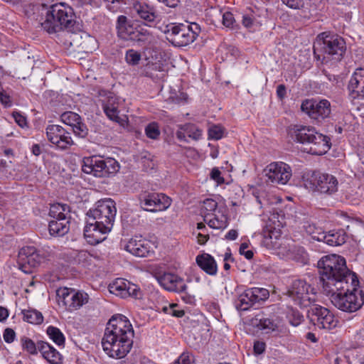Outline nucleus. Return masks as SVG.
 Here are the masks:
<instances>
[{
	"instance_id": "obj_1",
	"label": "nucleus",
	"mask_w": 364,
	"mask_h": 364,
	"mask_svg": "<svg viewBox=\"0 0 364 364\" xmlns=\"http://www.w3.org/2000/svg\"><path fill=\"white\" fill-rule=\"evenodd\" d=\"M320 283L326 296H355L359 286L355 273L346 267V259L339 255L323 257L318 262Z\"/></svg>"
},
{
	"instance_id": "obj_2",
	"label": "nucleus",
	"mask_w": 364,
	"mask_h": 364,
	"mask_svg": "<svg viewBox=\"0 0 364 364\" xmlns=\"http://www.w3.org/2000/svg\"><path fill=\"white\" fill-rule=\"evenodd\" d=\"M134 333L129 320L122 314L113 315L107 323L102 347L109 357L124 358L131 350Z\"/></svg>"
},
{
	"instance_id": "obj_3",
	"label": "nucleus",
	"mask_w": 364,
	"mask_h": 364,
	"mask_svg": "<svg viewBox=\"0 0 364 364\" xmlns=\"http://www.w3.org/2000/svg\"><path fill=\"white\" fill-rule=\"evenodd\" d=\"M116 213L115 203L111 198L98 201L96 207L87 213L84 235L88 243L95 245L106 239V234L112 229Z\"/></svg>"
},
{
	"instance_id": "obj_4",
	"label": "nucleus",
	"mask_w": 364,
	"mask_h": 364,
	"mask_svg": "<svg viewBox=\"0 0 364 364\" xmlns=\"http://www.w3.org/2000/svg\"><path fill=\"white\" fill-rule=\"evenodd\" d=\"M289 134L294 141L304 145V151L311 154L322 155L331 148L330 138L318 133L312 127L292 125L289 128Z\"/></svg>"
},
{
	"instance_id": "obj_5",
	"label": "nucleus",
	"mask_w": 364,
	"mask_h": 364,
	"mask_svg": "<svg viewBox=\"0 0 364 364\" xmlns=\"http://www.w3.org/2000/svg\"><path fill=\"white\" fill-rule=\"evenodd\" d=\"M75 23L73 9L65 3H58L46 8L41 26L48 33L70 32Z\"/></svg>"
},
{
	"instance_id": "obj_6",
	"label": "nucleus",
	"mask_w": 364,
	"mask_h": 364,
	"mask_svg": "<svg viewBox=\"0 0 364 364\" xmlns=\"http://www.w3.org/2000/svg\"><path fill=\"white\" fill-rule=\"evenodd\" d=\"M346 51V43L341 36L323 32L320 33L314 46V53H321L322 63L328 66H333L341 62Z\"/></svg>"
},
{
	"instance_id": "obj_7",
	"label": "nucleus",
	"mask_w": 364,
	"mask_h": 364,
	"mask_svg": "<svg viewBox=\"0 0 364 364\" xmlns=\"http://www.w3.org/2000/svg\"><path fill=\"white\" fill-rule=\"evenodd\" d=\"M302 183L306 189L321 195L332 196L338 189V181L334 176L316 171H306Z\"/></svg>"
},
{
	"instance_id": "obj_8",
	"label": "nucleus",
	"mask_w": 364,
	"mask_h": 364,
	"mask_svg": "<svg viewBox=\"0 0 364 364\" xmlns=\"http://www.w3.org/2000/svg\"><path fill=\"white\" fill-rule=\"evenodd\" d=\"M119 163L113 158L100 159L97 156L83 159L82 170L84 173L93 174L96 177H109L119 170Z\"/></svg>"
},
{
	"instance_id": "obj_9",
	"label": "nucleus",
	"mask_w": 364,
	"mask_h": 364,
	"mask_svg": "<svg viewBox=\"0 0 364 364\" xmlns=\"http://www.w3.org/2000/svg\"><path fill=\"white\" fill-rule=\"evenodd\" d=\"M117 28L122 38L142 44L150 43L153 38L149 30L141 26L134 28L124 16L118 17Z\"/></svg>"
},
{
	"instance_id": "obj_10",
	"label": "nucleus",
	"mask_w": 364,
	"mask_h": 364,
	"mask_svg": "<svg viewBox=\"0 0 364 364\" xmlns=\"http://www.w3.org/2000/svg\"><path fill=\"white\" fill-rule=\"evenodd\" d=\"M301 109L318 122L329 117L331 112V104L327 100H306L302 102Z\"/></svg>"
},
{
	"instance_id": "obj_11",
	"label": "nucleus",
	"mask_w": 364,
	"mask_h": 364,
	"mask_svg": "<svg viewBox=\"0 0 364 364\" xmlns=\"http://www.w3.org/2000/svg\"><path fill=\"white\" fill-rule=\"evenodd\" d=\"M141 207L146 211L164 210L171 205V198L163 193H143L139 196Z\"/></svg>"
},
{
	"instance_id": "obj_12",
	"label": "nucleus",
	"mask_w": 364,
	"mask_h": 364,
	"mask_svg": "<svg viewBox=\"0 0 364 364\" xmlns=\"http://www.w3.org/2000/svg\"><path fill=\"white\" fill-rule=\"evenodd\" d=\"M44 259V257L34 247H26L21 249L18 256V263L22 272L30 274Z\"/></svg>"
},
{
	"instance_id": "obj_13",
	"label": "nucleus",
	"mask_w": 364,
	"mask_h": 364,
	"mask_svg": "<svg viewBox=\"0 0 364 364\" xmlns=\"http://www.w3.org/2000/svg\"><path fill=\"white\" fill-rule=\"evenodd\" d=\"M165 33L167 40L177 47L186 46L194 41L193 35L184 24L172 26Z\"/></svg>"
},
{
	"instance_id": "obj_14",
	"label": "nucleus",
	"mask_w": 364,
	"mask_h": 364,
	"mask_svg": "<svg viewBox=\"0 0 364 364\" xmlns=\"http://www.w3.org/2000/svg\"><path fill=\"white\" fill-rule=\"evenodd\" d=\"M46 131L48 140L62 150L67 149L73 144L70 133L60 125H48Z\"/></svg>"
},
{
	"instance_id": "obj_15",
	"label": "nucleus",
	"mask_w": 364,
	"mask_h": 364,
	"mask_svg": "<svg viewBox=\"0 0 364 364\" xmlns=\"http://www.w3.org/2000/svg\"><path fill=\"white\" fill-rule=\"evenodd\" d=\"M311 311L314 316L312 321L314 325L319 328L331 330L337 326L338 321L335 318L333 314L328 309L318 305H313Z\"/></svg>"
},
{
	"instance_id": "obj_16",
	"label": "nucleus",
	"mask_w": 364,
	"mask_h": 364,
	"mask_svg": "<svg viewBox=\"0 0 364 364\" xmlns=\"http://www.w3.org/2000/svg\"><path fill=\"white\" fill-rule=\"evenodd\" d=\"M266 171L268 180L275 183L286 184L291 176L290 166L283 162L269 164Z\"/></svg>"
},
{
	"instance_id": "obj_17",
	"label": "nucleus",
	"mask_w": 364,
	"mask_h": 364,
	"mask_svg": "<svg viewBox=\"0 0 364 364\" xmlns=\"http://www.w3.org/2000/svg\"><path fill=\"white\" fill-rule=\"evenodd\" d=\"M61 121L73 129L75 135L85 138L88 134V129L79 114L73 112H65L60 115Z\"/></svg>"
},
{
	"instance_id": "obj_18",
	"label": "nucleus",
	"mask_w": 364,
	"mask_h": 364,
	"mask_svg": "<svg viewBox=\"0 0 364 364\" xmlns=\"http://www.w3.org/2000/svg\"><path fill=\"white\" fill-rule=\"evenodd\" d=\"M108 289L110 294L116 296H136L139 291L137 285L122 278L109 284Z\"/></svg>"
},
{
	"instance_id": "obj_19",
	"label": "nucleus",
	"mask_w": 364,
	"mask_h": 364,
	"mask_svg": "<svg viewBox=\"0 0 364 364\" xmlns=\"http://www.w3.org/2000/svg\"><path fill=\"white\" fill-rule=\"evenodd\" d=\"M151 241L140 237H135L129 240L125 246V250L131 254L139 257H146L152 250Z\"/></svg>"
},
{
	"instance_id": "obj_20",
	"label": "nucleus",
	"mask_w": 364,
	"mask_h": 364,
	"mask_svg": "<svg viewBox=\"0 0 364 364\" xmlns=\"http://www.w3.org/2000/svg\"><path fill=\"white\" fill-rule=\"evenodd\" d=\"M331 301L343 311L354 312L362 307L364 297H331Z\"/></svg>"
},
{
	"instance_id": "obj_21",
	"label": "nucleus",
	"mask_w": 364,
	"mask_h": 364,
	"mask_svg": "<svg viewBox=\"0 0 364 364\" xmlns=\"http://www.w3.org/2000/svg\"><path fill=\"white\" fill-rule=\"evenodd\" d=\"M158 282L165 289L175 293H181L186 288L184 281L176 274L165 273L160 276Z\"/></svg>"
},
{
	"instance_id": "obj_22",
	"label": "nucleus",
	"mask_w": 364,
	"mask_h": 364,
	"mask_svg": "<svg viewBox=\"0 0 364 364\" xmlns=\"http://www.w3.org/2000/svg\"><path fill=\"white\" fill-rule=\"evenodd\" d=\"M350 95L353 98L364 97V69H357L348 85Z\"/></svg>"
},
{
	"instance_id": "obj_23",
	"label": "nucleus",
	"mask_w": 364,
	"mask_h": 364,
	"mask_svg": "<svg viewBox=\"0 0 364 364\" xmlns=\"http://www.w3.org/2000/svg\"><path fill=\"white\" fill-rule=\"evenodd\" d=\"M38 348L43 357L50 364H58L61 360V355L48 343L44 341L38 342Z\"/></svg>"
},
{
	"instance_id": "obj_24",
	"label": "nucleus",
	"mask_w": 364,
	"mask_h": 364,
	"mask_svg": "<svg viewBox=\"0 0 364 364\" xmlns=\"http://www.w3.org/2000/svg\"><path fill=\"white\" fill-rule=\"evenodd\" d=\"M133 12H134L141 19L148 23H153L157 18L155 10L145 3H136L134 4Z\"/></svg>"
},
{
	"instance_id": "obj_25",
	"label": "nucleus",
	"mask_w": 364,
	"mask_h": 364,
	"mask_svg": "<svg viewBox=\"0 0 364 364\" xmlns=\"http://www.w3.org/2000/svg\"><path fill=\"white\" fill-rule=\"evenodd\" d=\"M70 230V220H53L49 223L48 230L51 236L62 237Z\"/></svg>"
},
{
	"instance_id": "obj_26",
	"label": "nucleus",
	"mask_w": 364,
	"mask_h": 364,
	"mask_svg": "<svg viewBox=\"0 0 364 364\" xmlns=\"http://www.w3.org/2000/svg\"><path fill=\"white\" fill-rule=\"evenodd\" d=\"M59 305H62L68 311H73L88 302L89 297H57Z\"/></svg>"
},
{
	"instance_id": "obj_27",
	"label": "nucleus",
	"mask_w": 364,
	"mask_h": 364,
	"mask_svg": "<svg viewBox=\"0 0 364 364\" xmlns=\"http://www.w3.org/2000/svg\"><path fill=\"white\" fill-rule=\"evenodd\" d=\"M49 215L55 220H70V206L65 203H53L50 205Z\"/></svg>"
},
{
	"instance_id": "obj_28",
	"label": "nucleus",
	"mask_w": 364,
	"mask_h": 364,
	"mask_svg": "<svg viewBox=\"0 0 364 364\" xmlns=\"http://www.w3.org/2000/svg\"><path fill=\"white\" fill-rule=\"evenodd\" d=\"M198 265L206 273L215 275L217 272V264L214 258L210 255H198L196 257Z\"/></svg>"
},
{
	"instance_id": "obj_29",
	"label": "nucleus",
	"mask_w": 364,
	"mask_h": 364,
	"mask_svg": "<svg viewBox=\"0 0 364 364\" xmlns=\"http://www.w3.org/2000/svg\"><path fill=\"white\" fill-rule=\"evenodd\" d=\"M347 240V235L343 230H338L337 231H329L325 232V238L323 242H326L330 246H341L343 245Z\"/></svg>"
},
{
	"instance_id": "obj_30",
	"label": "nucleus",
	"mask_w": 364,
	"mask_h": 364,
	"mask_svg": "<svg viewBox=\"0 0 364 364\" xmlns=\"http://www.w3.org/2000/svg\"><path fill=\"white\" fill-rule=\"evenodd\" d=\"M309 294H316L315 289L301 279L294 281L289 290V296H304Z\"/></svg>"
},
{
	"instance_id": "obj_31",
	"label": "nucleus",
	"mask_w": 364,
	"mask_h": 364,
	"mask_svg": "<svg viewBox=\"0 0 364 364\" xmlns=\"http://www.w3.org/2000/svg\"><path fill=\"white\" fill-rule=\"evenodd\" d=\"M304 228L305 232L315 240L323 241L325 238V232L323 228L314 223H307L304 225Z\"/></svg>"
},
{
	"instance_id": "obj_32",
	"label": "nucleus",
	"mask_w": 364,
	"mask_h": 364,
	"mask_svg": "<svg viewBox=\"0 0 364 364\" xmlns=\"http://www.w3.org/2000/svg\"><path fill=\"white\" fill-rule=\"evenodd\" d=\"M255 323H253L259 329L264 331L266 333H272L278 329V324L274 320L270 318L255 319Z\"/></svg>"
},
{
	"instance_id": "obj_33",
	"label": "nucleus",
	"mask_w": 364,
	"mask_h": 364,
	"mask_svg": "<svg viewBox=\"0 0 364 364\" xmlns=\"http://www.w3.org/2000/svg\"><path fill=\"white\" fill-rule=\"evenodd\" d=\"M46 333L48 337L58 346H63L65 338L61 331L55 326H50L47 328Z\"/></svg>"
},
{
	"instance_id": "obj_34",
	"label": "nucleus",
	"mask_w": 364,
	"mask_h": 364,
	"mask_svg": "<svg viewBox=\"0 0 364 364\" xmlns=\"http://www.w3.org/2000/svg\"><path fill=\"white\" fill-rule=\"evenodd\" d=\"M23 321L32 323L40 324L43 321L42 314L35 309L23 310Z\"/></svg>"
},
{
	"instance_id": "obj_35",
	"label": "nucleus",
	"mask_w": 364,
	"mask_h": 364,
	"mask_svg": "<svg viewBox=\"0 0 364 364\" xmlns=\"http://www.w3.org/2000/svg\"><path fill=\"white\" fill-rule=\"evenodd\" d=\"M258 297H238L235 301V308L238 311H247L258 301Z\"/></svg>"
},
{
	"instance_id": "obj_36",
	"label": "nucleus",
	"mask_w": 364,
	"mask_h": 364,
	"mask_svg": "<svg viewBox=\"0 0 364 364\" xmlns=\"http://www.w3.org/2000/svg\"><path fill=\"white\" fill-rule=\"evenodd\" d=\"M204 221L211 228L214 229H223L227 226L226 219H219L216 215H214L213 218L208 217V215L203 216Z\"/></svg>"
},
{
	"instance_id": "obj_37",
	"label": "nucleus",
	"mask_w": 364,
	"mask_h": 364,
	"mask_svg": "<svg viewBox=\"0 0 364 364\" xmlns=\"http://www.w3.org/2000/svg\"><path fill=\"white\" fill-rule=\"evenodd\" d=\"M159 68L160 65L157 63L149 65L145 71V75L154 80H162L165 77L164 70H159V73H155Z\"/></svg>"
},
{
	"instance_id": "obj_38",
	"label": "nucleus",
	"mask_w": 364,
	"mask_h": 364,
	"mask_svg": "<svg viewBox=\"0 0 364 364\" xmlns=\"http://www.w3.org/2000/svg\"><path fill=\"white\" fill-rule=\"evenodd\" d=\"M217 207L218 203L215 200L212 198H207L203 200L201 213L203 214V216L208 215V217H210L213 215V212H215Z\"/></svg>"
},
{
	"instance_id": "obj_39",
	"label": "nucleus",
	"mask_w": 364,
	"mask_h": 364,
	"mask_svg": "<svg viewBox=\"0 0 364 364\" xmlns=\"http://www.w3.org/2000/svg\"><path fill=\"white\" fill-rule=\"evenodd\" d=\"M181 129L186 132V135L195 140L200 138L202 132L198 129L194 124H186L181 126Z\"/></svg>"
},
{
	"instance_id": "obj_40",
	"label": "nucleus",
	"mask_w": 364,
	"mask_h": 364,
	"mask_svg": "<svg viewBox=\"0 0 364 364\" xmlns=\"http://www.w3.org/2000/svg\"><path fill=\"white\" fill-rule=\"evenodd\" d=\"M22 348L31 355L37 354L38 344L36 345L31 338L23 336L21 338Z\"/></svg>"
},
{
	"instance_id": "obj_41",
	"label": "nucleus",
	"mask_w": 364,
	"mask_h": 364,
	"mask_svg": "<svg viewBox=\"0 0 364 364\" xmlns=\"http://www.w3.org/2000/svg\"><path fill=\"white\" fill-rule=\"evenodd\" d=\"M178 304L176 303L170 304L168 306H165L162 308L164 313L170 314L177 318H181L185 314L183 309H177Z\"/></svg>"
},
{
	"instance_id": "obj_42",
	"label": "nucleus",
	"mask_w": 364,
	"mask_h": 364,
	"mask_svg": "<svg viewBox=\"0 0 364 364\" xmlns=\"http://www.w3.org/2000/svg\"><path fill=\"white\" fill-rule=\"evenodd\" d=\"M141 54L133 49H129L125 55V60L129 65H136L141 60Z\"/></svg>"
},
{
	"instance_id": "obj_43",
	"label": "nucleus",
	"mask_w": 364,
	"mask_h": 364,
	"mask_svg": "<svg viewBox=\"0 0 364 364\" xmlns=\"http://www.w3.org/2000/svg\"><path fill=\"white\" fill-rule=\"evenodd\" d=\"M145 133L147 137L151 139H156L160 135L158 124L156 122L149 124L145 128Z\"/></svg>"
},
{
	"instance_id": "obj_44",
	"label": "nucleus",
	"mask_w": 364,
	"mask_h": 364,
	"mask_svg": "<svg viewBox=\"0 0 364 364\" xmlns=\"http://www.w3.org/2000/svg\"><path fill=\"white\" fill-rule=\"evenodd\" d=\"M104 112L109 119L119 122L120 117L118 116V110L116 107L111 105H105L103 107Z\"/></svg>"
},
{
	"instance_id": "obj_45",
	"label": "nucleus",
	"mask_w": 364,
	"mask_h": 364,
	"mask_svg": "<svg viewBox=\"0 0 364 364\" xmlns=\"http://www.w3.org/2000/svg\"><path fill=\"white\" fill-rule=\"evenodd\" d=\"M224 129L219 125H213L208 129V136L211 139L218 140L223 136Z\"/></svg>"
},
{
	"instance_id": "obj_46",
	"label": "nucleus",
	"mask_w": 364,
	"mask_h": 364,
	"mask_svg": "<svg viewBox=\"0 0 364 364\" xmlns=\"http://www.w3.org/2000/svg\"><path fill=\"white\" fill-rule=\"evenodd\" d=\"M55 292L56 296H82L79 290L67 287H59Z\"/></svg>"
},
{
	"instance_id": "obj_47",
	"label": "nucleus",
	"mask_w": 364,
	"mask_h": 364,
	"mask_svg": "<svg viewBox=\"0 0 364 364\" xmlns=\"http://www.w3.org/2000/svg\"><path fill=\"white\" fill-rule=\"evenodd\" d=\"M269 292L264 288L254 287L245 291V296H269Z\"/></svg>"
},
{
	"instance_id": "obj_48",
	"label": "nucleus",
	"mask_w": 364,
	"mask_h": 364,
	"mask_svg": "<svg viewBox=\"0 0 364 364\" xmlns=\"http://www.w3.org/2000/svg\"><path fill=\"white\" fill-rule=\"evenodd\" d=\"M174 364H194L193 355L189 353H183Z\"/></svg>"
},
{
	"instance_id": "obj_49",
	"label": "nucleus",
	"mask_w": 364,
	"mask_h": 364,
	"mask_svg": "<svg viewBox=\"0 0 364 364\" xmlns=\"http://www.w3.org/2000/svg\"><path fill=\"white\" fill-rule=\"evenodd\" d=\"M91 44L95 46V40L90 36H85V38L80 43V46H81L82 49L84 50L85 52L89 53V52H92V49L94 48V46H90Z\"/></svg>"
},
{
	"instance_id": "obj_50",
	"label": "nucleus",
	"mask_w": 364,
	"mask_h": 364,
	"mask_svg": "<svg viewBox=\"0 0 364 364\" xmlns=\"http://www.w3.org/2000/svg\"><path fill=\"white\" fill-rule=\"evenodd\" d=\"M282 2L287 6L293 9H299L304 6V0H281Z\"/></svg>"
},
{
	"instance_id": "obj_51",
	"label": "nucleus",
	"mask_w": 364,
	"mask_h": 364,
	"mask_svg": "<svg viewBox=\"0 0 364 364\" xmlns=\"http://www.w3.org/2000/svg\"><path fill=\"white\" fill-rule=\"evenodd\" d=\"M235 22L233 15L230 12H225L223 15V23L228 28H232Z\"/></svg>"
},
{
	"instance_id": "obj_52",
	"label": "nucleus",
	"mask_w": 364,
	"mask_h": 364,
	"mask_svg": "<svg viewBox=\"0 0 364 364\" xmlns=\"http://www.w3.org/2000/svg\"><path fill=\"white\" fill-rule=\"evenodd\" d=\"M4 339L5 342L8 343H12L16 337V333L15 331L10 328H7L5 329L4 334H3Z\"/></svg>"
},
{
	"instance_id": "obj_53",
	"label": "nucleus",
	"mask_w": 364,
	"mask_h": 364,
	"mask_svg": "<svg viewBox=\"0 0 364 364\" xmlns=\"http://www.w3.org/2000/svg\"><path fill=\"white\" fill-rule=\"evenodd\" d=\"M13 117L14 118L15 122L21 127H24L27 124L26 118L21 114L19 112H14L13 113Z\"/></svg>"
},
{
	"instance_id": "obj_54",
	"label": "nucleus",
	"mask_w": 364,
	"mask_h": 364,
	"mask_svg": "<svg viewBox=\"0 0 364 364\" xmlns=\"http://www.w3.org/2000/svg\"><path fill=\"white\" fill-rule=\"evenodd\" d=\"M266 344L264 342L257 341L254 343V352L257 355H260L265 350Z\"/></svg>"
},
{
	"instance_id": "obj_55",
	"label": "nucleus",
	"mask_w": 364,
	"mask_h": 364,
	"mask_svg": "<svg viewBox=\"0 0 364 364\" xmlns=\"http://www.w3.org/2000/svg\"><path fill=\"white\" fill-rule=\"evenodd\" d=\"M211 178L215 180L218 184L224 183V178L221 176V172L218 168H213L210 173Z\"/></svg>"
},
{
	"instance_id": "obj_56",
	"label": "nucleus",
	"mask_w": 364,
	"mask_h": 364,
	"mask_svg": "<svg viewBox=\"0 0 364 364\" xmlns=\"http://www.w3.org/2000/svg\"><path fill=\"white\" fill-rule=\"evenodd\" d=\"M186 26L188 27L190 33H192V35H193V41H195L200 31L199 25L196 23H192L189 25Z\"/></svg>"
},
{
	"instance_id": "obj_57",
	"label": "nucleus",
	"mask_w": 364,
	"mask_h": 364,
	"mask_svg": "<svg viewBox=\"0 0 364 364\" xmlns=\"http://www.w3.org/2000/svg\"><path fill=\"white\" fill-rule=\"evenodd\" d=\"M292 314H293L294 316L295 317V319L294 321H290V323L291 325L296 326L301 323V321L303 318V316L298 311H293Z\"/></svg>"
},
{
	"instance_id": "obj_58",
	"label": "nucleus",
	"mask_w": 364,
	"mask_h": 364,
	"mask_svg": "<svg viewBox=\"0 0 364 364\" xmlns=\"http://www.w3.org/2000/svg\"><path fill=\"white\" fill-rule=\"evenodd\" d=\"M9 96L0 92V100L1 102L6 107L11 106V101Z\"/></svg>"
},
{
	"instance_id": "obj_59",
	"label": "nucleus",
	"mask_w": 364,
	"mask_h": 364,
	"mask_svg": "<svg viewBox=\"0 0 364 364\" xmlns=\"http://www.w3.org/2000/svg\"><path fill=\"white\" fill-rule=\"evenodd\" d=\"M254 21L249 16H243L242 17V24L246 28H251L253 25Z\"/></svg>"
},
{
	"instance_id": "obj_60",
	"label": "nucleus",
	"mask_w": 364,
	"mask_h": 364,
	"mask_svg": "<svg viewBox=\"0 0 364 364\" xmlns=\"http://www.w3.org/2000/svg\"><path fill=\"white\" fill-rule=\"evenodd\" d=\"M277 94L279 98L283 99L286 95V87L284 85H279L277 88Z\"/></svg>"
},
{
	"instance_id": "obj_61",
	"label": "nucleus",
	"mask_w": 364,
	"mask_h": 364,
	"mask_svg": "<svg viewBox=\"0 0 364 364\" xmlns=\"http://www.w3.org/2000/svg\"><path fill=\"white\" fill-rule=\"evenodd\" d=\"M197 238H198V242L199 244L204 245L209 239V235H208V234L204 235L202 233H199L197 236Z\"/></svg>"
},
{
	"instance_id": "obj_62",
	"label": "nucleus",
	"mask_w": 364,
	"mask_h": 364,
	"mask_svg": "<svg viewBox=\"0 0 364 364\" xmlns=\"http://www.w3.org/2000/svg\"><path fill=\"white\" fill-rule=\"evenodd\" d=\"M9 316V311L6 309L0 306V321H4Z\"/></svg>"
},
{
	"instance_id": "obj_63",
	"label": "nucleus",
	"mask_w": 364,
	"mask_h": 364,
	"mask_svg": "<svg viewBox=\"0 0 364 364\" xmlns=\"http://www.w3.org/2000/svg\"><path fill=\"white\" fill-rule=\"evenodd\" d=\"M237 237V232L235 230H230L227 235L225 238L228 240H234Z\"/></svg>"
},
{
	"instance_id": "obj_64",
	"label": "nucleus",
	"mask_w": 364,
	"mask_h": 364,
	"mask_svg": "<svg viewBox=\"0 0 364 364\" xmlns=\"http://www.w3.org/2000/svg\"><path fill=\"white\" fill-rule=\"evenodd\" d=\"M239 252L241 255H244L245 257L247 259H252L253 256H254V253L252 250H239Z\"/></svg>"
}]
</instances>
